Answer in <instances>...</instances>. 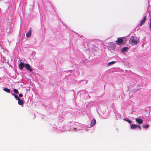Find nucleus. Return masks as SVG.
<instances>
[{
    "mask_svg": "<svg viewBox=\"0 0 151 151\" xmlns=\"http://www.w3.org/2000/svg\"><path fill=\"white\" fill-rule=\"evenodd\" d=\"M14 96L15 98L17 100H18L20 99V98L18 96L15 94L13 93L12 94Z\"/></svg>",
    "mask_w": 151,
    "mask_h": 151,
    "instance_id": "obj_12",
    "label": "nucleus"
},
{
    "mask_svg": "<svg viewBox=\"0 0 151 151\" xmlns=\"http://www.w3.org/2000/svg\"><path fill=\"white\" fill-rule=\"evenodd\" d=\"M136 121L139 124H141L143 122V120L140 118H137L135 119Z\"/></svg>",
    "mask_w": 151,
    "mask_h": 151,
    "instance_id": "obj_4",
    "label": "nucleus"
},
{
    "mask_svg": "<svg viewBox=\"0 0 151 151\" xmlns=\"http://www.w3.org/2000/svg\"><path fill=\"white\" fill-rule=\"evenodd\" d=\"M19 67L21 70H22L23 68L25 67V64L24 63L21 62L19 64Z\"/></svg>",
    "mask_w": 151,
    "mask_h": 151,
    "instance_id": "obj_6",
    "label": "nucleus"
},
{
    "mask_svg": "<svg viewBox=\"0 0 151 151\" xmlns=\"http://www.w3.org/2000/svg\"><path fill=\"white\" fill-rule=\"evenodd\" d=\"M128 47H123L121 50V51L122 52H124L127 51L128 49Z\"/></svg>",
    "mask_w": 151,
    "mask_h": 151,
    "instance_id": "obj_9",
    "label": "nucleus"
},
{
    "mask_svg": "<svg viewBox=\"0 0 151 151\" xmlns=\"http://www.w3.org/2000/svg\"><path fill=\"white\" fill-rule=\"evenodd\" d=\"M150 22L149 24L150 27V28H151V19H150Z\"/></svg>",
    "mask_w": 151,
    "mask_h": 151,
    "instance_id": "obj_18",
    "label": "nucleus"
},
{
    "mask_svg": "<svg viewBox=\"0 0 151 151\" xmlns=\"http://www.w3.org/2000/svg\"><path fill=\"white\" fill-rule=\"evenodd\" d=\"M131 128L132 129H135L137 127V125L135 124H132L130 125Z\"/></svg>",
    "mask_w": 151,
    "mask_h": 151,
    "instance_id": "obj_10",
    "label": "nucleus"
},
{
    "mask_svg": "<svg viewBox=\"0 0 151 151\" xmlns=\"http://www.w3.org/2000/svg\"><path fill=\"white\" fill-rule=\"evenodd\" d=\"M129 42L131 44L137 45L139 42V38L136 36H133L131 37Z\"/></svg>",
    "mask_w": 151,
    "mask_h": 151,
    "instance_id": "obj_1",
    "label": "nucleus"
},
{
    "mask_svg": "<svg viewBox=\"0 0 151 151\" xmlns=\"http://www.w3.org/2000/svg\"><path fill=\"white\" fill-rule=\"evenodd\" d=\"M147 16H145L144 17L143 19L140 21V26H142V24L145 22Z\"/></svg>",
    "mask_w": 151,
    "mask_h": 151,
    "instance_id": "obj_5",
    "label": "nucleus"
},
{
    "mask_svg": "<svg viewBox=\"0 0 151 151\" xmlns=\"http://www.w3.org/2000/svg\"><path fill=\"white\" fill-rule=\"evenodd\" d=\"M4 91L6 92L9 93L10 92V90L7 88H4L3 89Z\"/></svg>",
    "mask_w": 151,
    "mask_h": 151,
    "instance_id": "obj_13",
    "label": "nucleus"
},
{
    "mask_svg": "<svg viewBox=\"0 0 151 151\" xmlns=\"http://www.w3.org/2000/svg\"><path fill=\"white\" fill-rule=\"evenodd\" d=\"M125 120L127 122H128L130 124H131L132 123V121L126 118L125 119Z\"/></svg>",
    "mask_w": 151,
    "mask_h": 151,
    "instance_id": "obj_14",
    "label": "nucleus"
},
{
    "mask_svg": "<svg viewBox=\"0 0 151 151\" xmlns=\"http://www.w3.org/2000/svg\"><path fill=\"white\" fill-rule=\"evenodd\" d=\"M19 96L20 97H22L23 96V94L22 93H20L19 94Z\"/></svg>",
    "mask_w": 151,
    "mask_h": 151,
    "instance_id": "obj_19",
    "label": "nucleus"
},
{
    "mask_svg": "<svg viewBox=\"0 0 151 151\" xmlns=\"http://www.w3.org/2000/svg\"><path fill=\"white\" fill-rule=\"evenodd\" d=\"M18 101V103L19 104L22 105L24 103L23 101L20 98Z\"/></svg>",
    "mask_w": 151,
    "mask_h": 151,
    "instance_id": "obj_11",
    "label": "nucleus"
},
{
    "mask_svg": "<svg viewBox=\"0 0 151 151\" xmlns=\"http://www.w3.org/2000/svg\"><path fill=\"white\" fill-rule=\"evenodd\" d=\"M25 68L30 72H32V70L31 67L30 65L28 63H27L25 64Z\"/></svg>",
    "mask_w": 151,
    "mask_h": 151,
    "instance_id": "obj_3",
    "label": "nucleus"
},
{
    "mask_svg": "<svg viewBox=\"0 0 151 151\" xmlns=\"http://www.w3.org/2000/svg\"><path fill=\"white\" fill-rule=\"evenodd\" d=\"M137 127H138L139 129H141V127L140 125H137Z\"/></svg>",
    "mask_w": 151,
    "mask_h": 151,
    "instance_id": "obj_20",
    "label": "nucleus"
},
{
    "mask_svg": "<svg viewBox=\"0 0 151 151\" xmlns=\"http://www.w3.org/2000/svg\"><path fill=\"white\" fill-rule=\"evenodd\" d=\"M13 91L15 93H16L17 94H18L19 93L17 89H14Z\"/></svg>",
    "mask_w": 151,
    "mask_h": 151,
    "instance_id": "obj_16",
    "label": "nucleus"
},
{
    "mask_svg": "<svg viewBox=\"0 0 151 151\" xmlns=\"http://www.w3.org/2000/svg\"><path fill=\"white\" fill-rule=\"evenodd\" d=\"M115 63V61H112V62H109L108 63V65H112V64H114Z\"/></svg>",
    "mask_w": 151,
    "mask_h": 151,
    "instance_id": "obj_15",
    "label": "nucleus"
},
{
    "mask_svg": "<svg viewBox=\"0 0 151 151\" xmlns=\"http://www.w3.org/2000/svg\"><path fill=\"white\" fill-rule=\"evenodd\" d=\"M123 37H118L116 41V44L117 45H121L124 41L123 39Z\"/></svg>",
    "mask_w": 151,
    "mask_h": 151,
    "instance_id": "obj_2",
    "label": "nucleus"
},
{
    "mask_svg": "<svg viewBox=\"0 0 151 151\" xmlns=\"http://www.w3.org/2000/svg\"><path fill=\"white\" fill-rule=\"evenodd\" d=\"M149 127V125L148 124H146L145 125L143 126V127L145 129H147Z\"/></svg>",
    "mask_w": 151,
    "mask_h": 151,
    "instance_id": "obj_17",
    "label": "nucleus"
},
{
    "mask_svg": "<svg viewBox=\"0 0 151 151\" xmlns=\"http://www.w3.org/2000/svg\"><path fill=\"white\" fill-rule=\"evenodd\" d=\"M31 35V30L30 29L26 34V36L27 37H30Z\"/></svg>",
    "mask_w": 151,
    "mask_h": 151,
    "instance_id": "obj_8",
    "label": "nucleus"
},
{
    "mask_svg": "<svg viewBox=\"0 0 151 151\" xmlns=\"http://www.w3.org/2000/svg\"><path fill=\"white\" fill-rule=\"evenodd\" d=\"M96 121L95 119H93L91 121L90 124V127H92L96 124Z\"/></svg>",
    "mask_w": 151,
    "mask_h": 151,
    "instance_id": "obj_7",
    "label": "nucleus"
}]
</instances>
